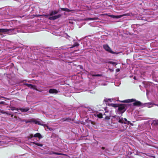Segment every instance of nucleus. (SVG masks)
Returning <instances> with one entry per match:
<instances>
[{
  "label": "nucleus",
  "mask_w": 158,
  "mask_h": 158,
  "mask_svg": "<svg viewBox=\"0 0 158 158\" xmlns=\"http://www.w3.org/2000/svg\"><path fill=\"white\" fill-rule=\"evenodd\" d=\"M118 109L119 111V112H121L122 114L126 110V109L125 107L122 106L119 107L118 108Z\"/></svg>",
  "instance_id": "9b49d317"
},
{
  "label": "nucleus",
  "mask_w": 158,
  "mask_h": 158,
  "mask_svg": "<svg viewBox=\"0 0 158 158\" xmlns=\"http://www.w3.org/2000/svg\"><path fill=\"white\" fill-rule=\"evenodd\" d=\"M63 36L65 38H66L67 39H68L69 40H71L70 39V38H71L69 36L67 33H64L63 34Z\"/></svg>",
  "instance_id": "f3484780"
},
{
  "label": "nucleus",
  "mask_w": 158,
  "mask_h": 158,
  "mask_svg": "<svg viewBox=\"0 0 158 158\" xmlns=\"http://www.w3.org/2000/svg\"><path fill=\"white\" fill-rule=\"evenodd\" d=\"M25 85H26L28 87H29L31 89H35V86L33 85H32L31 84H27V83H25L24 84Z\"/></svg>",
  "instance_id": "ddd939ff"
},
{
  "label": "nucleus",
  "mask_w": 158,
  "mask_h": 158,
  "mask_svg": "<svg viewBox=\"0 0 158 158\" xmlns=\"http://www.w3.org/2000/svg\"><path fill=\"white\" fill-rule=\"evenodd\" d=\"M87 92H90V93H91V92H90V90H88V91H87Z\"/></svg>",
  "instance_id": "c85d7f7f"
},
{
  "label": "nucleus",
  "mask_w": 158,
  "mask_h": 158,
  "mask_svg": "<svg viewBox=\"0 0 158 158\" xmlns=\"http://www.w3.org/2000/svg\"><path fill=\"white\" fill-rule=\"evenodd\" d=\"M79 44L77 42H75L74 43L73 46V47H71L70 48H72L74 47H77L79 46Z\"/></svg>",
  "instance_id": "aec40b11"
},
{
  "label": "nucleus",
  "mask_w": 158,
  "mask_h": 158,
  "mask_svg": "<svg viewBox=\"0 0 158 158\" xmlns=\"http://www.w3.org/2000/svg\"><path fill=\"white\" fill-rule=\"evenodd\" d=\"M73 41H75V40H73Z\"/></svg>",
  "instance_id": "473e14b6"
},
{
  "label": "nucleus",
  "mask_w": 158,
  "mask_h": 158,
  "mask_svg": "<svg viewBox=\"0 0 158 158\" xmlns=\"http://www.w3.org/2000/svg\"><path fill=\"white\" fill-rule=\"evenodd\" d=\"M152 124L154 125H158V120H153Z\"/></svg>",
  "instance_id": "a211bd4d"
},
{
  "label": "nucleus",
  "mask_w": 158,
  "mask_h": 158,
  "mask_svg": "<svg viewBox=\"0 0 158 158\" xmlns=\"http://www.w3.org/2000/svg\"><path fill=\"white\" fill-rule=\"evenodd\" d=\"M113 100V99H108V98H105L104 99V101L106 102V105L108 104L109 106H111L113 107H116V105L114 104L113 103H109V102H112V100Z\"/></svg>",
  "instance_id": "423d86ee"
},
{
  "label": "nucleus",
  "mask_w": 158,
  "mask_h": 158,
  "mask_svg": "<svg viewBox=\"0 0 158 158\" xmlns=\"http://www.w3.org/2000/svg\"><path fill=\"white\" fill-rule=\"evenodd\" d=\"M49 92L50 94H56L58 93V91L55 89H51L49 90Z\"/></svg>",
  "instance_id": "f8f14e48"
},
{
  "label": "nucleus",
  "mask_w": 158,
  "mask_h": 158,
  "mask_svg": "<svg viewBox=\"0 0 158 158\" xmlns=\"http://www.w3.org/2000/svg\"><path fill=\"white\" fill-rule=\"evenodd\" d=\"M33 122L35 124L39 125H43L42 124V122L40 121L34 120Z\"/></svg>",
  "instance_id": "dca6fc26"
},
{
  "label": "nucleus",
  "mask_w": 158,
  "mask_h": 158,
  "mask_svg": "<svg viewBox=\"0 0 158 158\" xmlns=\"http://www.w3.org/2000/svg\"><path fill=\"white\" fill-rule=\"evenodd\" d=\"M144 105L145 106H147L149 108L153 106V104L151 102L145 103Z\"/></svg>",
  "instance_id": "4468645a"
},
{
  "label": "nucleus",
  "mask_w": 158,
  "mask_h": 158,
  "mask_svg": "<svg viewBox=\"0 0 158 158\" xmlns=\"http://www.w3.org/2000/svg\"><path fill=\"white\" fill-rule=\"evenodd\" d=\"M29 108L28 107H26L24 108H20L19 109H18L17 108H16L15 109H13L12 110H15L17 111L15 112V113H18V112H19V110L20 111L22 112H26L27 111H28L29 110Z\"/></svg>",
  "instance_id": "1a4fd4ad"
},
{
  "label": "nucleus",
  "mask_w": 158,
  "mask_h": 158,
  "mask_svg": "<svg viewBox=\"0 0 158 158\" xmlns=\"http://www.w3.org/2000/svg\"><path fill=\"white\" fill-rule=\"evenodd\" d=\"M135 101V102L133 103V105L134 106H140L141 105V103L140 102L137 101H136V100L134 99H128L122 101L121 102H123L128 103L132 102Z\"/></svg>",
  "instance_id": "20e7f679"
},
{
  "label": "nucleus",
  "mask_w": 158,
  "mask_h": 158,
  "mask_svg": "<svg viewBox=\"0 0 158 158\" xmlns=\"http://www.w3.org/2000/svg\"><path fill=\"white\" fill-rule=\"evenodd\" d=\"M119 71H120V69H116V71L117 72H119Z\"/></svg>",
  "instance_id": "bb28decb"
},
{
  "label": "nucleus",
  "mask_w": 158,
  "mask_h": 158,
  "mask_svg": "<svg viewBox=\"0 0 158 158\" xmlns=\"http://www.w3.org/2000/svg\"><path fill=\"white\" fill-rule=\"evenodd\" d=\"M2 98H5L4 97H2Z\"/></svg>",
  "instance_id": "72a5a7b5"
},
{
  "label": "nucleus",
  "mask_w": 158,
  "mask_h": 158,
  "mask_svg": "<svg viewBox=\"0 0 158 158\" xmlns=\"http://www.w3.org/2000/svg\"><path fill=\"white\" fill-rule=\"evenodd\" d=\"M109 63L110 64H112L113 65L114 64H115L116 65L117 64L115 62H112V61H110L109 62Z\"/></svg>",
  "instance_id": "4be33fe9"
},
{
  "label": "nucleus",
  "mask_w": 158,
  "mask_h": 158,
  "mask_svg": "<svg viewBox=\"0 0 158 158\" xmlns=\"http://www.w3.org/2000/svg\"><path fill=\"white\" fill-rule=\"evenodd\" d=\"M38 137L39 139H41L43 138L42 135L39 133H37L35 134L34 135L32 134H31L28 137V139L29 140L31 139L33 137Z\"/></svg>",
  "instance_id": "6e6552de"
},
{
  "label": "nucleus",
  "mask_w": 158,
  "mask_h": 158,
  "mask_svg": "<svg viewBox=\"0 0 158 158\" xmlns=\"http://www.w3.org/2000/svg\"><path fill=\"white\" fill-rule=\"evenodd\" d=\"M94 76H96V77H99L102 76V75L100 74H95L93 75Z\"/></svg>",
  "instance_id": "5701e85b"
},
{
  "label": "nucleus",
  "mask_w": 158,
  "mask_h": 158,
  "mask_svg": "<svg viewBox=\"0 0 158 158\" xmlns=\"http://www.w3.org/2000/svg\"><path fill=\"white\" fill-rule=\"evenodd\" d=\"M109 70L111 71V72H113L114 71V70L113 69H109Z\"/></svg>",
  "instance_id": "393cba45"
},
{
  "label": "nucleus",
  "mask_w": 158,
  "mask_h": 158,
  "mask_svg": "<svg viewBox=\"0 0 158 158\" xmlns=\"http://www.w3.org/2000/svg\"><path fill=\"white\" fill-rule=\"evenodd\" d=\"M30 122V121H28L27 122H26V123H27V122Z\"/></svg>",
  "instance_id": "2f4dec72"
},
{
  "label": "nucleus",
  "mask_w": 158,
  "mask_h": 158,
  "mask_svg": "<svg viewBox=\"0 0 158 158\" xmlns=\"http://www.w3.org/2000/svg\"><path fill=\"white\" fill-rule=\"evenodd\" d=\"M32 143L40 147H42L43 146V145L42 144L35 142V141L32 142Z\"/></svg>",
  "instance_id": "6ab92c4d"
},
{
  "label": "nucleus",
  "mask_w": 158,
  "mask_h": 158,
  "mask_svg": "<svg viewBox=\"0 0 158 158\" xmlns=\"http://www.w3.org/2000/svg\"><path fill=\"white\" fill-rule=\"evenodd\" d=\"M49 128H50V127L48 126H45V130L47 131H48V129L49 130Z\"/></svg>",
  "instance_id": "b1692460"
},
{
  "label": "nucleus",
  "mask_w": 158,
  "mask_h": 158,
  "mask_svg": "<svg viewBox=\"0 0 158 158\" xmlns=\"http://www.w3.org/2000/svg\"><path fill=\"white\" fill-rule=\"evenodd\" d=\"M98 18L97 17L95 18H88L85 19V20H97Z\"/></svg>",
  "instance_id": "2eb2a0df"
},
{
  "label": "nucleus",
  "mask_w": 158,
  "mask_h": 158,
  "mask_svg": "<svg viewBox=\"0 0 158 158\" xmlns=\"http://www.w3.org/2000/svg\"><path fill=\"white\" fill-rule=\"evenodd\" d=\"M104 48L107 51L113 54H115V52H113L107 44H104L103 45Z\"/></svg>",
  "instance_id": "0eeeda50"
},
{
  "label": "nucleus",
  "mask_w": 158,
  "mask_h": 158,
  "mask_svg": "<svg viewBox=\"0 0 158 158\" xmlns=\"http://www.w3.org/2000/svg\"><path fill=\"white\" fill-rule=\"evenodd\" d=\"M49 130L50 131H53V129L50 127V128H49Z\"/></svg>",
  "instance_id": "a878e982"
},
{
  "label": "nucleus",
  "mask_w": 158,
  "mask_h": 158,
  "mask_svg": "<svg viewBox=\"0 0 158 158\" xmlns=\"http://www.w3.org/2000/svg\"><path fill=\"white\" fill-rule=\"evenodd\" d=\"M127 15L125 14H123L122 15H110V17L111 18L113 19H119L122 18L123 16L126 15Z\"/></svg>",
  "instance_id": "9d476101"
},
{
  "label": "nucleus",
  "mask_w": 158,
  "mask_h": 158,
  "mask_svg": "<svg viewBox=\"0 0 158 158\" xmlns=\"http://www.w3.org/2000/svg\"><path fill=\"white\" fill-rule=\"evenodd\" d=\"M63 11H66L68 12L70 11V10L67 8H61L59 9V10H50L49 14L48 15H44V16L47 17L48 19L51 20H54L59 19L61 16L60 14H56L59 12L60 10Z\"/></svg>",
  "instance_id": "f257e3e1"
},
{
  "label": "nucleus",
  "mask_w": 158,
  "mask_h": 158,
  "mask_svg": "<svg viewBox=\"0 0 158 158\" xmlns=\"http://www.w3.org/2000/svg\"><path fill=\"white\" fill-rule=\"evenodd\" d=\"M54 154H57V155H60L61 154L58 153H55Z\"/></svg>",
  "instance_id": "cd10ccee"
},
{
  "label": "nucleus",
  "mask_w": 158,
  "mask_h": 158,
  "mask_svg": "<svg viewBox=\"0 0 158 158\" xmlns=\"http://www.w3.org/2000/svg\"><path fill=\"white\" fill-rule=\"evenodd\" d=\"M100 117V118H102V115H101V117Z\"/></svg>",
  "instance_id": "7c9ffc66"
},
{
  "label": "nucleus",
  "mask_w": 158,
  "mask_h": 158,
  "mask_svg": "<svg viewBox=\"0 0 158 158\" xmlns=\"http://www.w3.org/2000/svg\"><path fill=\"white\" fill-rule=\"evenodd\" d=\"M19 28V27H17L16 28L11 29H0V32H5L10 35L16 34L18 31L17 29Z\"/></svg>",
  "instance_id": "f03ea898"
},
{
  "label": "nucleus",
  "mask_w": 158,
  "mask_h": 158,
  "mask_svg": "<svg viewBox=\"0 0 158 158\" xmlns=\"http://www.w3.org/2000/svg\"><path fill=\"white\" fill-rule=\"evenodd\" d=\"M0 104H3L4 105H6V103L3 101L0 102Z\"/></svg>",
  "instance_id": "412c9836"
},
{
  "label": "nucleus",
  "mask_w": 158,
  "mask_h": 158,
  "mask_svg": "<svg viewBox=\"0 0 158 158\" xmlns=\"http://www.w3.org/2000/svg\"><path fill=\"white\" fill-rule=\"evenodd\" d=\"M148 91H147V95H148Z\"/></svg>",
  "instance_id": "c756f323"
},
{
  "label": "nucleus",
  "mask_w": 158,
  "mask_h": 158,
  "mask_svg": "<svg viewBox=\"0 0 158 158\" xmlns=\"http://www.w3.org/2000/svg\"><path fill=\"white\" fill-rule=\"evenodd\" d=\"M116 118L118 120V122L121 123L129 124L130 123V122L128 121L127 119L126 118H123L122 117L118 116L116 117Z\"/></svg>",
  "instance_id": "39448f33"
},
{
  "label": "nucleus",
  "mask_w": 158,
  "mask_h": 158,
  "mask_svg": "<svg viewBox=\"0 0 158 158\" xmlns=\"http://www.w3.org/2000/svg\"><path fill=\"white\" fill-rule=\"evenodd\" d=\"M11 141L9 138L4 136H0V145L3 147L7 146L8 142Z\"/></svg>",
  "instance_id": "7ed1b4c3"
},
{
  "label": "nucleus",
  "mask_w": 158,
  "mask_h": 158,
  "mask_svg": "<svg viewBox=\"0 0 158 158\" xmlns=\"http://www.w3.org/2000/svg\"><path fill=\"white\" fill-rule=\"evenodd\" d=\"M102 149H104V148L103 147H102Z\"/></svg>",
  "instance_id": "f704fd0d"
}]
</instances>
